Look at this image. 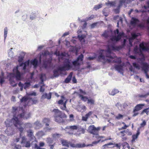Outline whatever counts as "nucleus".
<instances>
[{
  "label": "nucleus",
  "instance_id": "f257e3e1",
  "mask_svg": "<svg viewBox=\"0 0 149 149\" xmlns=\"http://www.w3.org/2000/svg\"><path fill=\"white\" fill-rule=\"evenodd\" d=\"M114 33L115 36H111L110 39L108 41L107 50H100L98 51V59L104 63L107 62H110L112 61L120 64L121 62L120 58H117L116 55L112 53V51L116 49L115 43L120 39L124 33H119L118 29L114 31Z\"/></svg>",
  "mask_w": 149,
  "mask_h": 149
},
{
  "label": "nucleus",
  "instance_id": "f03ea898",
  "mask_svg": "<svg viewBox=\"0 0 149 149\" xmlns=\"http://www.w3.org/2000/svg\"><path fill=\"white\" fill-rule=\"evenodd\" d=\"M30 61L29 60L24 63H21L19 66H17L13 70V73L10 74L9 75V81L11 85L15 87L17 84L15 82V79L20 80L22 79V75L28 71L27 68L29 65Z\"/></svg>",
  "mask_w": 149,
  "mask_h": 149
},
{
  "label": "nucleus",
  "instance_id": "7ed1b4c3",
  "mask_svg": "<svg viewBox=\"0 0 149 149\" xmlns=\"http://www.w3.org/2000/svg\"><path fill=\"white\" fill-rule=\"evenodd\" d=\"M83 55L81 54L76 60L73 61L72 63L70 62L68 59H65L63 66L60 67L57 69L54 70V76L55 77H58L60 74H63L62 72H65V71L70 69L72 67L73 65L74 66H79L80 64L79 61H81L83 60Z\"/></svg>",
  "mask_w": 149,
  "mask_h": 149
},
{
  "label": "nucleus",
  "instance_id": "20e7f679",
  "mask_svg": "<svg viewBox=\"0 0 149 149\" xmlns=\"http://www.w3.org/2000/svg\"><path fill=\"white\" fill-rule=\"evenodd\" d=\"M49 52L48 51H45L40 56L39 59L40 61H41L42 59L43 58V65L45 68L48 66H51V64L52 59L51 58L49 59H46V58L49 55Z\"/></svg>",
  "mask_w": 149,
  "mask_h": 149
},
{
  "label": "nucleus",
  "instance_id": "39448f33",
  "mask_svg": "<svg viewBox=\"0 0 149 149\" xmlns=\"http://www.w3.org/2000/svg\"><path fill=\"white\" fill-rule=\"evenodd\" d=\"M11 121L20 132V136L21 137L22 133L23 132L24 130V128L21 126L22 123L19 120L18 118L17 117L15 116H13V118L11 120Z\"/></svg>",
  "mask_w": 149,
  "mask_h": 149
},
{
  "label": "nucleus",
  "instance_id": "423d86ee",
  "mask_svg": "<svg viewBox=\"0 0 149 149\" xmlns=\"http://www.w3.org/2000/svg\"><path fill=\"white\" fill-rule=\"evenodd\" d=\"M61 99L58 102V104L61 105H63V106H60V108L62 110H64L67 112H68L69 110L66 108V104L68 100L63 96H61Z\"/></svg>",
  "mask_w": 149,
  "mask_h": 149
},
{
  "label": "nucleus",
  "instance_id": "0eeeda50",
  "mask_svg": "<svg viewBox=\"0 0 149 149\" xmlns=\"http://www.w3.org/2000/svg\"><path fill=\"white\" fill-rule=\"evenodd\" d=\"M139 46L140 49L139 48L138 45H135L134 51L135 53H141V51H148V48L145 46L143 43H140Z\"/></svg>",
  "mask_w": 149,
  "mask_h": 149
},
{
  "label": "nucleus",
  "instance_id": "6e6552de",
  "mask_svg": "<svg viewBox=\"0 0 149 149\" xmlns=\"http://www.w3.org/2000/svg\"><path fill=\"white\" fill-rule=\"evenodd\" d=\"M19 108L21 110L22 113H21L20 114L18 115L17 117L18 118H23L24 119H27L30 117L31 114L30 113H25L24 111V110L23 109L22 107H19Z\"/></svg>",
  "mask_w": 149,
  "mask_h": 149
},
{
  "label": "nucleus",
  "instance_id": "1a4fd4ad",
  "mask_svg": "<svg viewBox=\"0 0 149 149\" xmlns=\"http://www.w3.org/2000/svg\"><path fill=\"white\" fill-rule=\"evenodd\" d=\"M100 129V127H98L96 128L94 125L90 126L88 128L89 132L93 134H95L96 133H98V132Z\"/></svg>",
  "mask_w": 149,
  "mask_h": 149
},
{
  "label": "nucleus",
  "instance_id": "9d476101",
  "mask_svg": "<svg viewBox=\"0 0 149 149\" xmlns=\"http://www.w3.org/2000/svg\"><path fill=\"white\" fill-rule=\"evenodd\" d=\"M100 129V127H98L96 128L94 125L90 126L88 128L89 132L93 134H95L96 133H98V132Z\"/></svg>",
  "mask_w": 149,
  "mask_h": 149
},
{
  "label": "nucleus",
  "instance_id": "9b49d317",
  "mask_svg": "<svg viewBox=\"0 0 149 149\" xmlns=\"http://www.w3.org/2000/svg\"><path fill=\"white\" fill-rule=\"evenodd\" d=\"M142 70L144 71V73L146 74V76L147 78L149 79V75H148L147 73L148 71V68L149 66L147 63L142 62L141 64Z\"/></svg>",
  "mask_w": 149,
  "mask_h": 149
},
{
  "label": "nucleus",
  "instance_id": "f8f14e48",
  "mask_svg": "<svg viewBox=\"0 0 149 149\" xmlns=\"http://www.w3.org/2000/svg\"><path fill=\"white\" fill-rule=\"evenodd\" d=\"M78 128L77 126L76 125L67 126L64 130L67 133L69 134H72V132L74 130H76Z\"/></svg>",
  "mask_w": 149,
  "mask_h": 149
},
{
  "label": "nucleus",
  "instance_id": "ddd939ff",
  "mask_svg": "<svg viewBox=\"0 0 149 149\" xmlns=\"http://www.w3.org/2000/svg\"><path fill=\"white\" fill-rule=\"evenodd\" d=\"M27 135L29 138V140L30 141H32V142L34 141H36V138L33 134V132L31 130H29L27 131Z\"/></svg>",
  "mask_w": 149,
  "mask_h": 149
},
{
  "label": "nucleus",
  "instance_id": "4468645a",
  "mask_svg": "<svg viewBox=\"0 0 149 149\" xmlns=\"http://www.w3.org/2000/svg\"><path fill=\"white\" fill-rule=\"evenodd\" d=\"M53 112L54 113V117L57 116H66V115L57 109H54Z\"/></svg>",
  "mask_w": 149,
  "mask_h": 149
},
{
  "label": "nucleus",
  "instance_id": "2eb2a0df",
  "mask_svg": "<svg viewBox=\"0 0 149 149\" xmlns=\"http://www.w3.org/2000/svg\"><path fill=\"white\" fill-rule=\"evenodd\" d=\"M140 35V34L138 33H133L131 34V37L130 38L128 39L129 44L131 46H132V42L133 41V40L137 36Z\"/></svg>",
  "mask_w": 149,
  "mask_h": 149
},
{
  "label": "nucleus",
  "instance_id": "dca6fc26",
  "mask_svg": "<svg viewBox=\"0 0 149 149\" xmlns=\"http://www.w3.org/2000/svg\"><path fill=\"white\" fill-rule=\"evenodd\" d=\"M125 1L124 0H120L119 3L117 7V8L114 9V12L116 13H118L119 12V10L120 7L122 6L123 4H124L125 5Z\"/></svg>",
  "mask_w": 149,
  "mask_h": 149
},
{
  "label": "nucleus",
  "instance_id": "f3484780",
  "mask_svg": "<svg viewBox=\"0 0 149 149\" xmlns=\"http://www.w3.org/2000/svg\"><path fill=\"white\" fill-rule=\"evenodd\" d=\"M83 32H85L84 31H82L80 29L78 30L77 31L78 33V37L79 40H81L84 39V38L86 37V35L84 33H83Z\"/></svg>",
  "mask_w": 149,
  "mask_h": 149
},
{
  "label": "nucleus",
  "instance_id": "a211bd4d",
  "mask_svg": "<svg viewBox=\"0 0 149 149\" xmlns=\"http://www.w3.org/2000/svg\"><path fill=\"white\" fill-rule=\"evenodd\" d=\"M114 68L118 72L120 73L123 75V66L121 65H114Z\"/></svg>",
  "mask_w": 149,
  "mask_h": 149
},
{
  "label": "nucleus",
  "instance_id": "6ab92c4d",
  "mask_svg": "<svg viewBox=\"0 0 149 149\" xmlns=\"http://www.w3.org/2000/svg\"><path fill=\"white\" fill-rule=\"evenodd\" d=\"M52 96V93L50 92L49 94H47L46 93H44L41 98V99L43 100L45 99H47L48 100L51 99Z\"/></svg>",
  "mask_w": 149,
  "mask_h": 149
},
{
  "label": "nucleus",
  "instance_id": "aec40b11",
  "mask_svg": "<svg viewBox=\"0 0 149 149\" xmlns=\"http://www.w3.org/2000/svg\"><path fill=\"white\" fill-rule=\"evenodd\" d=\"M67 116H57L54 117V120L55 121L60 123L64 122V120L63 119V118H66Z\"/></svg>",
  "mask_w": 149,
  "mask_h": 149
},
{
  "label": "nucleus",
  "instance_id": "412c9836",
  "mask_svg": "<svg viewBox=\"0 0 149 149\" xmlns=\"http://www.w3.org/2000/svg\"><path fill=\"white\" fill-rule=\"evenodd\" d=\"M144 106V104H139L137 105L134 107L133 111L134 112L135 111H137L141 110L143 106Z\"/></svg>",
  "mask_w": 149,
  "mask_h": 149
},
{
  "label": "nucleus",
  "instance_id": "4be33fe9",
  "mask_svg": "<svg viewBox=\"0 0 149 149\" xmlns=\"http://www.w3.org/2000/svg\"><path fill=\"white\" fill-rule=\"evenodd\" d=\"M112 33L111 31H104L103 33L102 34V36L105 38H107L109 37Z\"/></svg>",
  "mask_w": 149,
  "mask_h": 149
},
{
  "label": "nucleus",
  "instance_id": "5701e85b",
  "mask_svg": "<svg viewBox=\"0 0 149 149\" xmlns=\"http://www.w3.org/2000/svg\"><path fill=\"white\" fill-rule=\"evenodd\" d=\"M61 142L63 146L67 147L68 148L69 147L70 141H68L62 139L61 140Z\"/></svg>",
  "mask_w": 149,
  "mask_h": 149
},
{
  "label": "nucleus",
  "instance_id": "b1692460",
  "mask_svg": "<svg viewBox=\"0 0 149 149\" xmlns=\"http://www.w3.org/2000/svg\"><path fill=\"white\" fill-rule=\"evenodd\" d=\"M139 20L134 17H132L130 21L131 24L132 25H135L139 23Z\"/></svg>",
  "mask_w": 149,
  "mask_h": 149
},
{
  "label": "nucleus",
  "instance_id": "393cba45",
  "mask_svg": "<svg viewBox=\"0 0 149 149\" xmlns=\"http://www.w3.org/2000/svg\"><path fill=\"white\" fill-rule=\"evenodd\" d=\"M116 1H109L107 3H106V4L108 6L110 7H115L116 6Z\"/></svg>",
  "mask_w": 149,
  "mask_h": 149
},
{
  "label": "nucleus",
  "instance_id": "a878e982",
  "mask_svg": "<svg viewBox=\"0 0 149 149\" xmlns=\"http://www.w3.org/2000/svg\"><path fill=\"white\" fill-rule=\"evenodd\" d=\"M37 143V141H34L31 143V145L33 147H34L36 149H45L44 148H40L38 146Z\"/></svg>",
  "mask_w": 149,
  "mask_h": 149
},
{
  "label": "nucleus",
  "instance_id": "bb28decb",
  "mask_svg": "<svg viewBox=\"0 0 149 149\" xmlns=\"http://www.w3.org/2000/svg\"><path fill=\"white\" fill-rule=\"evenodd\" d=\"M72 72H70L68 77L65 79L64 82L66 83H69L70 81L72 78Z\"/></svg>",
  "mask_w": 149,
  "mask_h": 149
},
{
  "label": "nucleus",
  "instance_id": "cd10ccee",
  "mask_svg": "<svg viewBox=\"0 0 149 149\" xmlns=\"http://www.w3.org/2000/svg\"><path fill=\"white\" fill-rule=\"evenodd\" d=\"M119 91L116 89H114L109 91V94L111 95H114L119 92Z\"/></svg>",
  "mask_w": 149,
  "mask_h": 149
},
{
  "label": "nucleus",
  "instance_id": "c85d7f7f",
  "mask_svg": "<svg viewBox=\"0 0 149 149\" xmlns=\"http://www.w3.org/2000/svg\"><path fill=\"white\" fill-rule=\"evenodd\" d=\"M114 19H118L119 20H118V22L117 23V27H118L119 26V23H120V24H122L123 22V19L121 17H119L118 16H117L116 17H114Z\"/></svg>",
  "mask_w": 149,
  "mask_h": 149
},
{
  "label": "nucleus",
  "instance_id": "c756f323",
  "mask_svg": "<svg viewBox=\"0 0 149 149\" xmlns=\"http://www.w3.org/2000/svg\"><path fill=\"white\" fill-rule=\"evenodd\" d=\"M34 125H35V128L38 129L41 127L42 125L40 122L37 120L34 123Z\"/></svg>",
  "mask_w": 149,
  "mask_h": 149
},
{
  "label": "nucleus",
  "instance_id": "7c9ffc66",
  "mask_svg": "<svg viewBox=\"0 0 149 149\" xmlns=\"http://www.w3.org/2000/svg\"><path fill=\"white\" fill-rule=\"evenodd\" d=\"M31 63L34 66L35 68H36L38 65V61L36 59H34L31 61Z\"/></svg>",
  "mask_w": 149,
  "mask_h": 149
},
{
  "label": "nucleus",
  "instance_id": "2f4dec72",
  "mask_svg": "<svg viewBox=\"0 0 149 149\" xmlns=\"http://www.w3.org/2000/svg\"><path fill=\"white\" fill-rule=\"evenodd\" d=\"M24 128L26 130V129H29L32 127V124L30 123H26L24 125Z\"/></svg>",
  "mask_w": 149,
  "mask_h": 149
},
{
  "label": "nucleus",
  "instance_id": "473e14b6",
  "mask_svg": "<svg viewBox=\"0 0 149 149\" xmlns=\"http://www.w3.org/2000/svg\"><path fill=\"white\" fill-rule=\"evenodd\" d=\"M95 101L93 99L89 98H88L87 103L90 105H93L95 104Z\"/></svg>",
  "mask_w": 149,
  "mask_h": 149
},
{
  "label": "nucleus",
  "instance_id": "72a5a7b5",
  "mask_svg": "<svg viewBox=\"0 0 149 149\" xmlns=\"http://www.w3.org/2000/svg\"><path fill=\"white\" fill-rule=\"evenodd\" d=\"M25 55L24 52H22L21 53L20 55L18 57V61L19 62H21L23 61Z\"/></svg>",
  "mask_w": 149,
  "mask_h": 149
},
{
  "label": "nucleus",
  "instance_id": "f704fd0d",
  "mask_svg": "<svg viewBox=\"0 0 149 149\" xmlns=\"http://www.w3.org/2000/svg\"><path fill=\"white\" fill-rule=\"evenodd\" d=\"M139 134L140 132L139 130H138L136 134L132 136V142L134 141L137 138L138 136L139 135Z\"/></svg>",
  "mask_w": 149,
  "mask_h": 149
},
{
  "label": "nucleus",
  "instance_id": "c9c22d12",
  "mask_svg": "<svg viewBox=\"0 0 149 149\" xmlns=\"http://www.w3.org/2000/svg\"><path fill=\"white\" fill-rule=\"evenodd\" d=\"M149 95V92L145 94H139L138 95V97L141 98H146Z\"/></svg>",
  "mask_w": 149,
  "mask_h": 149
},
{
  "label": "nucleus",
  "instance_id": "e433bc0d",
  "mask_svg": "<svg viewBox=\"0 0 149 149\" xmlns=\"http://www.w3.org/2000/svg\"><path fill=\"white\" fill-rule=\"evenodd\" d=\"M102 12L103 14L105 16H107L109 13V9L108 8H104L103 9Z\"/></svg>",
  "mask_w": 149,
  "mask_h": 149
},
{
  "label": "nucleus",
  "instance_id": "4c0bfd02",
  "mask_svg": "<svg viewBox=\"0 0 149 149\" xmlns=\"http://www.w3.org/2000/svg\"><path fill=\"white\" fill-rule=\"evenodd\" d=\"M40 78L41 80V82L40 83V84H43L44 81L45 79V74H41L40 76Z\"/></svg>",
  "mask_w": 149,
  "mask_h": 149
},
{
  "label": "nucleus",
  "instance_id": "58836bf2",
  "mask_svg": "<svg viewBox=\"0 0 149 149\" xmlns=\"http://www.w3.org/2000/svg\"><path fill=\"white\" fill-rule=\"evenodd\" d=\"M79 96L80 97H81V99L82 100L85 102H86L88 100V97L84 96L80 94L79 95Z\"/></svg>",
  "mask_w": 149,
  "mask_h": 149
},
{
  "label": "nucleus",
  "instance_id": "ea45409f",
  "mask_svg": "<svg viewBox=\"0 0 149 149\" xmlns=\"http://www.w3.org/2000/svg\"><path fill=\"white\" fill-rule=\"evenodd\" d=\"M13 49V48H10L8 52L9 56L11 58L13 57L14 55L13 52L12 51Z\"/></svg>",
  "mask_w": 149,
  "mask_h": 149
},
{
  "label": "nucleus",
  "instance_id": "a19ab883",
  "mask_svg": "<svg viewBox=\"0 0 149 149\" xmlns=\"http://www.w3.org/2000/svg\"><path fill=\"white\" fill-rule=\"evenodd\" d=\"M31 86V84L30 82H26L23 84V88L25 89H26L30 87Z\"/></svg>",
  "mask_w": 149,
  "mask_h": 149
},
{
  "label": "nucleus",
  "instance_id": "79ce46f5",
  "mask_svg": "<svg viewBox=\"0 0 149 149\" xmlns=\"http://www.w3.org/2000/svg\"><path fill=\"white\" fill-rule=\"evenodd\" d=\"M8 28L7 27H5L4 29V41L7 36V34L8 33Z\"/></svg>",
  "mask_w": 149,
  "mask_h": 149
},
{
  "label": "nucleus",
  "instance_id": "37998d69",
  "mask_svg": "<svg viewBox=\"0 0 149 149\" xmlns=\"http://www.w3.org/2000/svg\"><path fill=\"white\" fill-rule=\"evenodd\" d=\"M113 144L112 143H109L105 144L102 146V149H107V148H108V146L112 145Z\"/></svg>",
  "mask_w": 149,
  "mask_h": 149
},
{
  "label": "nucleus",
  "instance_id": "c03bdc74",
  "mask_svg": "<svg viewBox=\"0 0 149 149\" xmlns=\"http://www.w3.org/2000/svg\"><path fill=\"white\" fill-rule=\"evenodd\" d=\"M149 109V107L146 109H145L143 110L141 112V115H143L144 114V113H146L147 115H148L149 114V111L148 110Z\"/></svg>",
  "mask_w": 149,
  "mask_h": 149
},
{
  "label": "nucleus",
  "instance_id": "a18cd8bd",
  "mask_svg": "<svg viewBox=\"0 0 149 149\" xmlns=\"http://www.w3.org/2000/svg\"><path fill=\"white\" fill-rule=\"evenodd\" d=\"M93 137L96 138L97 139L102 138H104V137L102 136H100L98 133H96L95 134H93Z\"/></svg>",
  "mask_w": 149,
  "mask_h": 149
},
{
  "label": "nucleus",
  "instance_id": "49530a36",
  "mask_svg": "<svg viewBox=\"0 0 149 149\" xmlns=\"http://www.w3.org/2000/svg\"><path fill=\"white\" fill-rule=\"evenodd\" d=\"M85 146V145L84 144H81V143H78L76 144V148H81Z\"/></svg>",
  "mask_w": 149,
  "mask_h": 149
},
{
  "label": "nucleus",
  "instance_id": "de8ad7c7",
  "mask_svg": "<svg viewBox=\"0 0 149 149\" xmlns=\"http://www.w3.org/2000/svg\"><path fill=\"white\" fill-rule=\"evenodd\" d=\"M100 141V140H99L97 141H93L92 143L91 144L88 145L87 146H93L94 145L98 143H99Z\"/></svg>",
  "mask_w": 149,
  "mask_h": 149
},
{
  "label": "nucleus",
  "instance_id": "09e8293b",
  "mask_svg": "<svg viewBox=\"0 0 149 149\" xmlns=\"http://www.w3.org/2000/svg\"><path fill=\"white\" fill-rule=\"evenodd\" d=\"M102 7V4H99L98 5H96L94 7V9H95V10H97L99 8H101Z\"/></svg>",
  "mask_w": 149,
  "mask_h": 149
},
{
  "label": "nucleus",
  "instance_id": "8fccbe9b",
  "mask_svg": "<svg viewBox=\"0 0 149 149\" xmlns=\"http://www.w3.org/2000/svg\"><path fill=\"white\" fill-rule=\"evenodd\" d=\"M46 141L49 144L52 143L53 141L52 139L50 138H47L46 139Z\"/></svg>",
  "mask_w": 149,
  "mask_h": 149
},
{
  "label": "nucleus",
  "instance_id": "3c124183",
  "mask_svg": "<svg viewBox=\"0 0 149 149\" xmlns=\"http://www.w3.org/2000/svg\"><path fill=\"white\" fill-rule=\"evenodd\" d=\"M28 100V98L26 97H23L21 100H20V102H25L27 101V100Z\"/></svg>",
  "mask_w": 149,
  "mask_h": 149
},
{
  "label": "nucleus",
  "instance_id": "603ef678",
  "mask_svg": "<svg viewBox=\"0 0 149 149\" xmlns=\"http://www.w3.org/2000/svg\"><path fill=\"white\" fill-rule=\"evenodd\" d=\"M133 65L135 68L139 70L140 69V66L138 64L135 63H133Z\"/></svg>",
  "mask_w": 149,
  "mask_h": 149
},
{
  "label": "nucleus",
  "instance_id": "864d4df0",
  "mask_svg": "<svg viewBox=\"0 0 149 149\" xmlns=\"http://www.w3.org/2000/svg\"><path fill=\"white\" fill-rule=\"evenodd\" d=\"M20 137L22 138V141L21 143H25L26 139V137L25 136H22V137L21 136V137L20 136Z\"/></svg>",
  "mask_w": 149,
  "mask_h": 149
},
{
  "label": "nucleus",
  "instance_id": "5fc2aeb1",
  "mask_svg": "<svg viewBox=\"0 0 149 149\" xmlns=\"http://www.w3.org/2000/svg\"><path fill=\"white\" fill-rule=\"evenodd\" d=\"M123 116L121 114H119L118 115L116 116L115 118L117 119H120L123 118Z\"/></svg>",
  "mask_w": 149,
  "mask_h": 149
},
{
  "label": "nucleus",
  "instance_id": "6e6d98bb",
  "mask_svg": "<svg viewBox=\"0 0 149 149\" xmlns=\"http://www.w3.org/2000/svg\"><path fill=\"white\" fill-rule=\"evenodd\" d=\"M115 106L119 110H121V104L120 102H118L115 104Z\"/></svg>",
  "mask_w": 149,
  "mask_h": 149
},
{
  "label": "nucleus",
  "instance_id": "4d7b16f0",
  "mask_svg": "<svg viewBox=\"0 0 149 149\" xmlns=\"http://www.w3.org/2000/svg\"><path fill=\"white\" fill-rule=\"evenodd\" d=\"M4 82V78L3 77V75L0 76V83L2 84Z\"/></svg>",
  "mask_w": 149,
  "mask_h": 149
},
{
  "label": "nucleus",
  "instance_id": "13d9d810",
  "mask_svg": "<svg viewBox=\"0 0 149 149\" xmlns=\"http://www.w3.org/2000/svg\"><path fill=\"white\" fill-rule=\"evenodd\" d=\"M31 146V144L29 141H26L25 142V146L26 148L30 147Z\"/></svg>",
  "mask_w": 149,
  "mask_h": 149
},
{
  "label": "nucleus",
  "instance_id": "bf43d9fd",
  "mask_svg": "<svg viewBox=\"0 0 149 149\" xmlns=\"http://www.w3.org/2000/svg\"><path fill=\"white\" fill-rule=\"evenodd\" d=\"M97 56L95 55L94 56H90L88 58V59L89 60L91 61V60H94L95 58H96V57Z\"/></svg>",
  "mask_w": 149,
  "mask_h": 149
},
{
  "label": "nucleus",
  "instance_id": "052dcab7",
  "mask_svg": "<svg viewBox=\"0 0 149 149\" xmlns=\"http://www.w3.org/2000/svg\"><path fill=\"white\" fill-rule=\"evenodd\" d=\"M49 121V120L48 118H44L42 120L43 122L45 123H48Z\"/></svg>",
  "mask_w": 149,
  "mask_h": 149
},
{
  "label": "nucleus",
  "instance_id": "680f3d73",
  "mask_svg": "<svg viewBox=\"0 0 149 149\" xmlns=\"http://www.w3.org/2000/svg\"><path fill=\"white\" fill-rule=\"evenodd\" d=\"M125 133L128 135L130 136L132 134V133L129 131L128 130H125Z\"/></svg>",
  "mask_w": 149,
  "mask_h": 149
},
{
  "label": "nucleus",
  "instance_id": "e2e57ef3",
  "mask_svg": "<svg viewBox=\"0 0 149 149\" xmlns=\"http://www.w3.org/2000/svg\"><path fill=\"white\" fill-rule=\"evenodd\" d=\"M98 23L97 22L94 23H93V24H92L91 25V28L93 29L94 28H95V27H96L97 26V24Z\"/></svg>",
  "mask_w": 149,
  "mask_h": 149
},
{
  "label": "nucleus",
  "instance_id": "0e129e2a",
  "mask_svg": "<svg viewBox=\"0 0 149 149\" xmlns=\"http://www.w3.org/2000/svg\"><path fill=\"white\" fill-rule=\"evenodd\" d=\"M58 55L59 56V58H61L62 59H63V57L65 56V54L63 53H61L60 55L59 54H58Z\"/></svg>",
  "mask_w": 149,
  "mask_h": 149
},
{
  "label": "nucleus",
  "instance_id": "69168bd1",
  "mask_svg": "<svg viewBox=\"0 0 149 149\" xmlns=\"http://www.w3.org/2000/svg\"><path fill=\"white\" fill-rule=\"evenodd\" d=\"M61 136V134H53V137L55 138L59 137Z\"/></svg>",
  "mask_w": 149,
  "mask_h": 149
},
{
  "label": "nucleus",
  "instance_id": "338daca9",
  "mask_svg": "<svg viewBox=\"0 0 149 149\" xmlns=\"http://www.w3.org/2000/svg\"><path fill=\"white\" fill-rule=\"evenodd\" d=\"M45 86L44 84L40 86V92H43L45 91V88L43 87V86Z\"/></svg>",
  "mask_w": 149,
  "mask_h": 149
},
{
  "label": "nucleus",
  "instance_id": "774afa93",
  "mask_svg": "<svg viewBox=\"0 0 149 149\" xmlns=\"http://www.w3.org/2000/svg\"><path fill=\"white\" fill-rule=\"evenodd\" d=\"M146 122L145 120H143L142 123L141 124V127L144 126L146 125Z\"/></svg>",
  "mask_w": 149,
  "mask_h": 149
}]
</instances>
